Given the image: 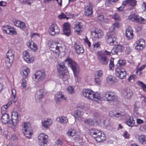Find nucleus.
Instances as JSON below:
<instances>
[{
    "instance_id": "nucleus-1",
    "label": "nucleus",
    "mask_w": 146,
    "mask_h": 146,
    "mask_svg": "<svg viewBox=\"0 0 146 146\" xmlns=\"http://www.w3.org/2000/svg\"><path fill=\"white\" fill-rule=\"evenodd\" d=\"M64 62L68 64L69 66L71 68L75 77L76 81L79 82L81 80V78L77 76V74H78L79 72L78 65L70 58H66L64 60Z\"/></svg>"
},
{
    "instance_id": "nucleus-2",
    "label": "nucleus",
    "mask_w": 146,
    "mask_h": 146,
    "mask_svg": "<svg viewBox=\"0 0 146 146\" xmlns=\"http://www.w3.org/2000/svg\"><path fill=\"white\" fill-rule=\"evenodd\" d=\"M83 96L89 100L98 102L100 98V94L95 92L92 90L89 89H84L82 92Z\"/></svg>"
},
{
    "instance_id": "nucleus-3",
    "label": "nucleus",
    "mask_w": 146,
    "mask_h": 146,
    "mask_svg": "<svg viewBox=\"0 0 146 146\" xmlns=\"http://www.w3.org/2000/svg\"><path fill=\"white\" fill-rule=\"evenodd\" d=\"M57 68L59 77L64 81H66L69 77L68 71L66 69V67L64 62H62L58 64Z\"/></svg>"
},
{
    "instance_id": "nucleus-4",
    "label": "nucleus",
    "mask_w": 146,
    "mask_h": 146,
    "mask_svg": "<svg viewBox=\"0 0 146 146\" xmlns=\"http://www.w3.org/2000/svg\"><path fill=\"white\" fill-rule=\"evenodd\" d=\"M119 24L117 23H114L112 26L110 28V32L107 34L106 38L107 42L110 45H113L116 40V38L112 35V32H113L116 27H117Z\"/></svg>"
},
{
    "instance_id": "nucleus-5",
    "label": "nucleus",
    "mask_w": 146,
    "mask_h": 146,
    "mask_svg": "<svg viewBox=\"0 0 146 146\" xmlns=\"http://www.w3.org/2000/svg\"><path fill=\"white\" fill-rule=\"evenodd\" d=\"M90 133L91 135H93V136L97 142H101L105 139V134L97 129H91Z\"/></svg>"
},
{
    "instance_id": "nucleus-6",
    "label": "nucleus",
    "mask_w": 146,
    "mask_h": 146,
    "mask_svg": "<svg viewBox=\"0 0 146 146\" xmlns=\"http://www.w3.org/2000/svg\"><path fill=\"white\" fill-rule=\"evenodd\" d=\"M22 131L24 135L27 138H32L33 132L30 124L28 122H24L22 125Z\"/></svg>"
},
{
    "instance_id": "nucleus-7",
    "label": "nucleus",
    "mask_w": 146,
    "mask_h": 146,
    "mask_svg": "<svg viewBox=\"0 0 146 146\" xmlns=\"http://www.w3.org/2000/svg\"><path fill=\"white\" fill-rule=\"evenodd\" d=\"M14 52L12 50H9L8 51L5 60L6 66L7 68H9L11 66L14 59Z\"/></svg>"
},
{
    "instance_id": "nucleus-8",
    "label": "nucleus",
    "mask_w": 146,
    "mask_h": 146,
    "mask_svg": "<svg viewBox=\"0 0 146 146\" xmlns=\"http://www.w3.org/2000/svg\"><path fill=\"white\" fill-rule=\"evenodd\" d=\"M102 98L106 101L111 102H116L118 100V97L117 96L109 92H105L103 94Z\"/></svg>"
},
{
    "instance_id": "nucleus-9",
    "label": "nucleus",
    "mask_w": 146,
    "mask_h": 146,
    "mask_svg": "<svg viewBox=\"0 0 146 146\" xmlns=\"http://www.w3.org/2000/svg\"><path fill=\"white\" fill-rule=\"evenodd\" d=\"M115 75L116 77L120 79H124L126 76L127 73L124 68L120 67H116L115 71Z\"/></svg>"
},
{
    "instance_id": "nucleus-10",
    "label": "nucleus",
    "mask_w": 146,
    "mask_h": 146,
    "mask_svg": "<svg viewBox=\"0 0 146 146\" xmlns=\"http://www.w3.org/2000/svg\"><path fill=\"white\" fill-rule=\"evenodd\" d=\"M97 55L99 62L102 64H107L109 62V59L107 56L104 55L102 51H98L97 52Z\"/></svg>"
},
{
    "instance_id": "nucleus-11",
    "label": "nucleus",
    "mask_w": 146,
    "mask_h": 146,
    "mask_svg": "<svg viewBox=\"0 0 146 146\" xmlns=\"http://www.w3.org/2000/svg\"><path fill=\"white\" fill-rule=\"evenodd\" d=\"M45 73L39 71L36 72L32 77L34 80L37 82H39L43 80L45 77Z\"/></svg>"
},
{
    "instance_id": "nucleus-12",
    "label": "nucleus",
    "mask_w": 146,
    "mask_h": 146,
    "mask_svg": "<svg viewBox=\"0 0 146 146\" xmlns=\"http://www.w3.org/2000/svg\"><path fill=\"white\" fill-rule=\"evenodd\" d=\"M62 47V44L59 42H54L51 44L50 49L54 53L59 54Z\"/></svg>"
},
{
    "instance_id": "nucleus-13",
    "label": "nucleus",
    "mask_w": 146,
    "mask_h": 146,
    "mask_svg": "<svg viewBox=\"0 0 146 146\" xmlns=\"http://www.w3.org/2000/svg\"><path fill=\"white\" fill-rule=\"evenodd\" d=\"M128 19L131 21L138 22L141 23L145 24L146 22V19L135 14L130 15Z\"/></svg>"
},
{
    "instance_id": "nucleus-14",
    "label": "nucleus",
    "mask_w": 146,
    "mask_h": 146,
    "mask_svg": "<svg viewBox=\"0 0 146 146\" xmlns=\"http://www.w3.org/2000/svg\"><path fill=\"white\" fill-rule=\"evenodd\" d=\"M38 140L40 146H46L48 136L43 133H41L38 135Z\"/></svg>"
},
{
    "instance_id": "nucleus-15",
    "label": "nucleus",
    "mask_w": 146,
    "mask_h": 146,
    "mask_svg": "<svg viewBox=\"0 0 146 146\" xmlns=\"http://www.w3.org/2000/svg\"><path fill=\"white\" fill-rule=\"evenodd\" d=\"M48 32L50 35L54 36L58 35L60 32V30L56 24H53L50 26Z\"/></svg>"
},
{
    "instance_id": "nucleus-16",
    "label": "nucleus",
    "mask_w": 146,
    "mask_h": 146,
    "mask_svg": "<svg viewBox=\"0 0 146 146\" xmlns=\"http://www.w3.org/2000/svg\"><path fill=\"white\" fill-rule=\"evenodd\" d=\"M55 99L57 103L59 104L60 102H64L66 100V98L60 92H58L55 96Z\"/></svg>"
},
{
    "instance_id": "nucleus-17",
    "label": "nucleus",
    "mask_w": 146,
    "mask_h": 146,
    "mask_svg": "<svg viewBox=\"0 0 146 146\" xmlns=\"http://www.w3.org/2000/svg\"><path fill=\"white\" fill-rule=\"evenodd\" d=\"M124 50V46L120 44L115 46L111 50L112 54H118V53L123 52Z\"/></svg>"
},
{
    "instance_id": "nucleus-18",
    "label": "nucleus",
    "mask_w": 146,
    "mask_h": 146,
    "mask_svg": "<svg viewBox=\"0 0 146 146\" xmlns=\"http://www.w3.org/2000/svg\"><path fill=\"white\" fill-rule=\"evenodd\" d=\"M93 5L90 3H88L85 9L84 14L87 16H91L93 13Z\"/></svg>"
},
{
    "instance_id": "nucleus-19",
    "label": "nucleus",
    "mask_w": 146,
    "mask_h": 146,
    "mask_svg": "<svg viewBox=\"0 0 146 146\" xmlns=\"http://www.w3.org/2000/svg\"><path fill=\"white\" fill-rule=\"evenodd\" d=\"M74 48L76 53L78 54L82 53L84 51L83 47L78 41H76L75 42Z\"/></svg>"
},
{
    "instance_id": "nucleus-20",
    "label": "nucleus",
    "mask_w": 146,
    "mask_h": 146,
    "mask_svg": "<svg viewBox=\"0 0 146 146\" xmlns=\"http://www.w3.org/2000/svg\"><path fill=\"white\" fill-rule=\"evenodd\" d=\"M18 114L17 112L16 111H13L12 112L11 121V123L14 125H16L17 123H18ZM9 123H11L10 122Z\"/></svg>"
},
{
    "instance_id": "nucleus-21",
    "label": "nucleus",
    "mask_w": 146,
    "mask_h": 146,
    "mask_svg": "<svg viewBox=\"0 0 146 146\" xmlns=\"http://www.w3.org/2000/svg\"><path fill=\"white\" fill-rule=\"evenodd\" d=\"M63 32L64 35L69 36L70 35V24L67 23H65L63 25Z\"/></svg>"
},
{
    "instance_id": "nucleus-22",
    "label": "nucleus",
    "mask_w": 146,
    "mask_h": 146,
    "mask_svg": "<svg viewBox=\"0 0 146 146\" xmlns=\"http://www.w3.org/2000/svg\"><path fill=\"white\" fill-rule=\"evenodd\" d=\"M145 46V43L144 40L143 39H140L137 41L135 48L138 50H142Z\"/></svg>"
},
{
    "instance_id": "nucleus-23",
    "label": "nucleus",
    "mask_w": 146,
    "mask_h": 146,
    "mask_svg": "<svg viewBox=\"0 0 146 146\" xmlns=\"http://www.w3.org/2000/svg\"><path fill=\"white\" fill-rule=\"evenodd\" d=\"M91 35L94 37L97 38H100L103 35V33L102 30L97 28L94 31L91 33Z\"/></svg>"
},
{
    "instance_id": "nucleus-24",
    "label": "nucleus",
    "mask_w": 146,
    "mask_h": 146,
    "mask_svg": "<svg viewBox=\"0 0 146 146\" xmlns=\"http://www.w3.org/2000/svg\"><path fill=\"white\" fill-rule=\"evenodd\" d=\"M30 51L29 50H27L24 51L23 53V57L24 60L28 63H31L34 60V58H32L31 60H27V58L26 57L27 56L30 55Z\"/></svg>"
},
{
    "instance_id": "nucleus-25",
    "label": "nucleus",
    "mask_w": 146,
    "mask_h": 146,
    "mask_svg": "<svg viewBox=\"0 0 146 146\" xmlns=\"http://www.w3.org/2000/svg\"><path fill=\"white\" fill-rule=\"evenodd\" d=\"M125 35L127 39L129 40L132 39L133 37V30L131 27H129L126 30Z\"/></svg>"
},
{
    "instance_id": "nucleus-26",
    "label": "nucleus",
    "mask_w": 146,
    "mask_h": 146,
    "mask_svg": "<svg viewBox=\"0 0 146 146\" xmlns=\"http://www.w3.org/2000/svg\"><path fill=\"white\" fill-rule=\"evenodd\" d=\"M83 24L81 22H79L74 25V28L75 32H77L78 34L81 31V29H83Z\"/></svg>"
},
{
    "instance_id": "nucleus-27",
    "label": "nucleus",
    "mask_w": 146,
    "mask_h": 146,
    "mask_svg": "<svg viewBox=\"0 0 146 146\" xmlns=\"http://www.w3.org/2000/svg\"><path fill=\"white\" fill-rule=\"evenodd\" d=\"M15 25L21 29H24L26 27L25 23L19 20H15L14 22Z\"/></svg>"
},
{
    "instance_id": "nucleus-28",
    "label": "nucleus",
    "mask_w": 146,
    "mask_h": 146,
    "mask_svg": "<svg viewBox=\"0 0 146 146\" xmlns=\"http://www.w3.org/2000/svg\"><path fill=\"white\" fill-rule=\"evenodd\" d=\"M83 113L80 110H78L74 112V116L76 119L81 120L83 118Z\"/></svg>"
},
{
    "instance_id": "nucleus-29",
    "label": "nucleus",
    "mask_w": 146,
    "mask_h": 146,
    "mask_svg": "<svg viewBox=\"0 0 146 146\" xmlns=\"http://www.w3.org/2000/svg\"><path fill=\"white\" fill-rule=\"evenodd\" d=\"M52 121L50 119H47L42 122V124L45 129H47L52 124Z\"/></svg>"
},
{
    "instance_id": "nucleus-30",
    "label": "nucleus",
    "mask_w": 146,
    "mask_h": 146,
    "mask_svg": "<svg viewBox=\"0 0 146 146\" xmlns=\"http://www.w3.org/2000/svg\"><path fill=\"white\" fill-rule=\"evenodd\" d=\"M136 0H126L123 1V4L133 7L136 5Z\"/></svg>"
},
{
    "instance_id": "nucleus-31",
    "label": "nucleus",
    "mask_w": 146,
    "mask_h": 146,
    "mask_svg": "<svg viewBox=\"0 0 146 146\" xmlns=\"http://www.w3.org/2000/svg\"><path fill=\"white\" fill-rule=\"evenodd\" d=\"M44 93L43 90L38 91L35 94V96L36 99H40L43 98L44 96Z\"/></svg>"
},
{
    "instance_id": "nucleus-32",
    "label": "nucleus",
    "mask_w": 146,
    "mask_h": 146,
    "mask_svg": "<svg viewBox=\"0 0 146 146\" xmlns=\"http://www.w3.org/2000/svg\"><path fill=\"white\" fill-rule=\"evenodd\" d=\"M9 115L7 113L3 115L1 119V121L3 124H6L9 122Z\"/></svg>"
},
{
    "instance_id": "nucleus-33",
    "label": "nucleus",
    "mask_w": 146,
    "mask_h": 146,
    "mask_svg": "<svg viewBox=\"0 0 146 146\" xmlns=\"http://www.w3.org/2000/svg\"><path fill=\"white\" fill-rule=\"evenodd\" d=\"M123 96L126 98H130L132 95L131 92L130 90L129 89L127 88L123 91Z\"/></svg>"
},
{
    "instance_id": "nucleus-34",
    "label": "nucleus",
    "mask_w": 146,
    "mask_h": 146,
    "mask_svg": "<svg viewBox=\"0 0 146 146\" xmlns=\"http://www.w3.org/2000/svg\"><path fill=\"white\" fill-rule=\"evenodd\" d=\"M84 122L87 125L89 126H92L94 124V121L93 119L91 118H87L85 119Z\"/></svg>"
},
{
    "instance_id": "nucleus-35",
    "label": "nucleus",
    "mask_w": 146,
    "mask_h": 146,
    "mask_svg": "<svg viewBox=\"0 0 146 146\" xmlns=\"http://www.w3.org/2000/svg\"><path fill=\"white\" fill-rule=\"evenodd\" d=\"M135 122V121L133 119V117H131L126 121L127 124L129 126L131 127L134 126Z\"/></svg>"
},
{
    "instance_id": "nucleus-36",
    "label": "nucleus",
    "mask_w": 146,
    "mask_h": 146,
    "mask_svg": "<svg viewBox=\"0 0 146 146\" xmlns=\"http://www.w3.org/2000/svg\"><path fill=\"white\" fill-rule=\"evenodd\" d=\"M146 136L144 135H141L139 136L138 137L139 141L140 143L145 144L146 146V140L145 139Z\"/></svg>"
},
{
    "instance_id": "nucleus-37",
    "label": "nucleus",
    "mask_w": 146,
    "mask_h": 146,
    "mask_svg": "<svg viewBox=\"0 0 146 146\" xmlns=\"http://www.w3.org/2000/svg\"><path fill=\"white\" fill-rule=\"evenodd\" d=\"M57 120L61 123L63 124L66 123L68 121V120L66 117L64 116H62L58 118H57Z\"/></svg>"
},
{
    "instance_id": "nucleus-38",
    "label": "nucleus",
    "mask_w": 146,
    "mask_h": 146,
    "mask_svg": "<svg viewBox=\"0 0 146 146\" xmlns=\"http://www.w3.org/2000/svg\"><path fill=\"white\" fill-rule=\"evenodd\" d=\"M97 18L99 21L106 23H108V21L106 19L104 18V16L102 15H98Z\"/></svg>"
},
{
    "instance_id": "nucleus-39",
    "label": "nucleus",
    "mask_w": 146,
    "mask_h": 146,
    "mask_svg": "<svg viewBox=\"0 0 146 146\" xmlns=\"http://www.w3.org/2000/svg\"><path fill=\"white\" fill-rule=\"evenodd\" d=\"M119 0H106L105 5L107 6L111 7L113 3L117 2Z\"/></svg>"
},
{
    "instance_id": "nucleus-40",
    "label": "nucleus",
    "mask_w": 146,
    "mask_h": 146,
    "mask_svg": "<svg viewBox=\"0 0 146 146\" xmlns=\"http://www.w3.org/2000/svg\"><path fill=\"white\" fill-rule=\"evenodd\" d=\"M109 115L111 117H119L121 115V114L119 113H116L115 111H111L109 113Z\"/></svg>"
},
{
    "instance_id": "nucleus-41",
    "label": "nucleus",
    "mask_w": 146,
    "mask_h": 146,
    "mask_svg": "<svg viewBox=\"0 0 146 146\" xmlns=\"http://www.w3.org/2000/svg\"><path fill=\"white\" fill-rule=\"evenodd\" d=\"M7 34L9 35H16L17 34V32L15 29L12 27H9V29L7 30Z\"/></svg>"
},
{
    "instance_id": "nucleus-42",
    "label": "nucleus",
    "mask_w": 146,
    "mask_h": 146,
    "mask_svg": "<svg viewBox=\"0 0 146 146\" xmlns=\"http://www.w3.org/2000/svg\"><path fill=\"white\" fill-rule=\"evenodd\" d=\"M125 64V61L123 60H120L118 61V63L117 65V67H120L121 68H123V67Z\"/></svg>"
},
{
    "instance_id": "nucleus-43",
    "label": "nucleus",
    "mask_w": 146,
    "mask_h": 146,
    "mask_svg": "<svg viewBox=\"0 0 146 146\" xmlns=\"http://www.w3.org/2000/svg\"><path fill=\"white\" fill-rule=\"evenodd\" d=\"M76 133L75 130L73 129H70L68 131L67 134L68 135L73 137L74 136Z\"/></svg>"
},
{
    "instance_id": "nucleus-44",
    "label": "nucleus",
    "mask_w": 146,
    "mask_h": 146,
    "mask_svg": "<svg viewBox=\"0 0 146 146\" xmlns=\"http://www.w3.org/2000/svg\"><path fill=\"white\" fill-rule=\"evenodd\" d=\"M146 66L145 65H143L139 68H137L136 73L138 75H141V71L143 70Z\"/></svg>"
},
{
    "instance_id": "nucleus-45",
    "label": "nucleus",
    "mask_w": 146,
    "mask_h": 146,
    "mask_svg": "<svg viewBox=\"0 0 146 146\" xmlns=\"http://www.w3.org/2000/svg\"><path fill=\"white\" fill-rule=\"evenodd\" d=\"M137 84L141 86L143 89V91L146 92V85L144 84L141 81H138L137 82Z\"/></svg>"
},
{
    "instance_id": "nucleus-46",
    "label": "nucleus",
    "mask_w": 146,
    "mask_h": 146,
    "mask_svg": "<svg viewBox=\"0 0 146 146\" xmlns=\"http://www.w3.org/2000/svg\"><path fill=\"white\" fill-rule=\"evenodd\" d=\"M103 72L101 70L97 71L95 74V77L100 78L102 76Z\"/></svg>"
},
{
    "instance_id": "nucleus-47",
    "label": "nucleus",
    "mask_w": 146,
    "mask_h": 146,
    "mask_svg": "<svg viewBox=\"0 0 146 146\" xmlns=\"http://www.w3.org/2000/svg\"><path fill=\"white\" fill-rule=\"evenodd\" d=\"M74 87L72 86L68 87L67 88L68 92L69 94H72L74 93Z\"/></svg>"
},
{
    "instance_id": "nucleus-48",
    "label": "nucleus",
    "mask_w": 146,
    "mask_h": 146,
    "mask_svg": "<svg viewBox=\"0 0 146 146\" xmlns=\"http://www.w3.org/2000/svg\"><path fill=\"white\" fill-rule=\"evenodd\" d=\"M100 42H97L95 43H94L92 44V46H93V48L94 50H96L97 48H100Z\"/></svg>"
},
{
    "instance_id": "nucleus-49",
    "label": "nucleus",
    "mask_w": 146,
    "mask_h": 146,
    "mask_svg": "<svg viewBox=\"0 0 146 146\" xmlns=\"http://www.w3.org/2000/svg\"><path fill=\"white\" fill-rule=\"evenodd\" d=\"M116 79L114 77H113L111 76H108L107 78L108 81H110L112 82H115Z\"/></svg>"
},
{
    "instance_id": "nucleus-50",
    "label": "nucleus",
    "mask_w": 146,
    "mask_h": 146,
    "mask_svg": "<svg viewBox=\"0 0 146 146\" xmlns=\"http://www.w3.org/2000/svg\"><path fill=\"white\" fill-rule=\"evenodd\" d=\"M19 1L21 3L23 4H27L29 5H31V4L29 0H19Z\"/></svg>"
},
{
    "instance_id": "nucleus-51",
    "label": "nucleus",
    "mask_w": 146,
    "mask_h": 146,
    "mask_svg": "<svg viewBox=\"0 0 146 146\" xmlns=\"http://www.w3.org/2000/svg\"><path fill=\"white\" fill-rule=\"evenodd\" d=\"M9 27L7 26H3L2 28L3 31L4 33H7V30L9 29Z\"/></svg>"
},
{
    "instance_id": "nucleus-52",
    "label": "nucleus",
    "mask_w": 146,
    "mask_h": 146,
    "mask_svg": "<svg viewBox=\"0 0 146 146\" xmlns=\"http://www.w3.org/2000/svg\"><path fill=\"white\" fill-rule=\"evenodd\" d=\"M12 104V102L11 101H9L8 102V103L6 105H5V106H4L2 107L1 108V109H3L4 108H5V110H6L8 107L10 106Z\"/></svg>"
},
{
    "instance_id": "nucleus-53",
    "label": "nucleus",
    "mask_w": 146,
    "mask_h": 146,
    "mask_svg": "<svg viewBox=\"0 0 146 146\" xmlns=\"http://www.w3.org/2000/svg\"><path fill=\"white\" fill-rule=\"evenodd\" d=\"M65 14L67 19H68L69 18H72L74 17V15L71 14L69 12H66L65 13Z\"/></svg>"
},
{
    "instance_id": "nucleus-54",
    "label": "nucleus",
    "mask_w": 146,
    "mask_h": 146,
    "mask_svg": "<svg viewBox=\"0 0 146 146\" xmlns=\"http://www.w3.org/2000/svg\"><path fill=\"white\" fill-rule=\"evenodd\" d=\"M29 73V70L28 68L25 69L23 71V73L24 76H27Z\"/></svg>"
},
{
    "instance_id": "nucleus-55",
    "label": "nucleus",
    "mask_w": 146,
    "mask_h": 146,
    "mask_svg": "<svg viewBox=\"0 0 146 146\" xmlns=\"http://www.w3.org/2000/svg\"><path fill=\"white\" fill-rule=\"evenodd\" d=\"M100 78L97 77H95L94 81L95 83L97 85H100Z\"/></svg>"
},
{
    "instance_id": "nucleus-56",
    "label": "nucleus",
    "mask_w": 146,
    "mask_h": 146,
    "mask_svg": "<svg viewBox=\"0 0 146 146\" xmlns=\"http://www.w3.org/2000/svg\"><path fill=\"white\" fill-rule=\"evenodd\" d=\"M113 60L114 59L113 58H111L110 59V63L109 65V68H110V69H111V68L114 66L113 64Z\"/></svg>"
},
{
    "instance_id": "nucleus-57",
    "label": "nucleus",
    "mask_w": 146,
    "mask_h": 146,
    "mask_svg": "<svg viewBox=\"0 0 146 146\" xmlns=\"http://www.w3.org/2000/svg\"><path fill=\"white\" fill-rule=\"evenodd\" d=\"M58 18L61 19H66V15L63 13H62L60 15L58 16Z\"/></svg>"
},
{
    "instance_id": "nucleus-58",
    "label": "nucleus",
    "mask_w": 146,
    "mask_h": 146,
    "mask_svg": "<svg viewBox=\"0 0 146 146\" xmlns=\"http://www.w3.org/2000/svg\"><path fill=\"white\" fill-rule=\"evenodd\" d=\"M112 18L115 20H119V16L117 13H115L113 15Z\"/></svg>"
},
{
    "instance_id": "nucleus-59",
    "label": "nucleus",
    "mask_w": 146,
    "mask_h": 146,
    "mask_svg": "<svg viewBox=\"0 0 146 146\" xmlns=\"http://www.w3.org/2000/svg\"><path fill=\"white\" fill-rule=\"evenodd\" d=\"M125 5H126L123 4L122 3V6L117 8V11H122L124 10V7H125Z\"/></svg>"
},
{
    "instance_id": "nucleus-60",
    "label": "nucleus",
    "mask_w": 146,
    "mask_h": 146,
    "mask_svg": "<svg viewBox=\"0 0 146 146\" xmlns=\"http://www.w3.org/2000/svg\"><path fill=\"white\" fill-rule=\"evenodd\" d=\"M104 124L106 126H107L110 123V121L109 119L106 118L103 121Z\"/></svg>"
},
{
    "instance_id": "nucleus-61",
    "label": "nucleus",
    "mask_w": 146,
    "mask_h": 146,
    "mask_svg": "<svg viewBox=\"0 0 146 146\" xmlns=\"http://www.w3.org/2000/svg\"><path fill=\"white\" fill-rule=\"evenodd\" d=\"M102 53L104 55L106 56L107 55H110L111 53V51H108L107 50H105L104 52L102 51Z\"/></svg>"
},
{
    "instance_id": "nucleus-62",
    "label": "nucleus",
    "mask_w": 146,
    "mask_h": 146,
    "mask_svg": "<svg viewBox=\"0 0 146 146\" xmlns=\"http://www.w3.org/2000/svg\"><path fill=\"white\" fill-rule=\"evenodd\" d=\"M26 81L24 79H22V81L21 83V87H22L23 88L26 87Z\"/></svg>"
},
{
    "instance_id": "nucleus-63",
    "label": "nucleus",
    "mask_w": 146,
    "mask_h": 146,
    "mask_svg": "<svg viewBox=\"0 0 146 146\" xmlns=\"http://www.w3.org/2000/svg\"><path fill=\"white\" fill-rule=\"evenodd\" d=\"M139 129L142 131H145L146 130V125H141L139 128Z\"/></svg>"
},
{
    "instance_id": "nucleus-64",
    "label": "nucleus",
    "mask_w": 146,
    "mask_h": 146,
    "mask_svg": "<svg viewBox=\"0 0 146 146\" xmlns=\"http://www.w3.org/2000/svg\"><path fill=\"white\" fill-rule=\"evenodd\" d=\"M7 3L3 1H0V6L5 7L6 6Z\"/></svg>"
}]
</instances>
